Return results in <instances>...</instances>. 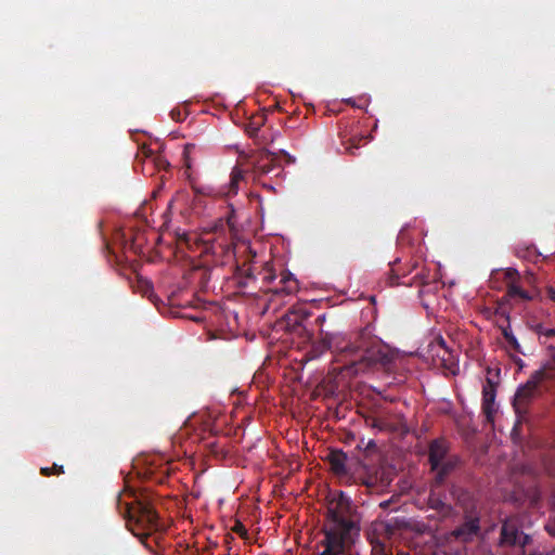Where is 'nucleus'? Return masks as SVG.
Instances as JSON below:
<instances>
[{
    "mask_svg": "<svg viewBox=\"0 0 555 555\" xmlns=\"http://www.w3.org/2000/svg\"><path fill=\"white\" fill-rule=\"evenodd\" d=\"M495 391L492 388H483L482 391V413L485 414L486 421L488 423H493L494 414L496 412L495 408Z\"/></svg>",
    "mask_w": 555,
    "mask_h": 555,
    "instance_id": "obj_14",
    "label": "nucleus"
},
{
    "mask_svg": "<svg viewBox=\"0 0 555 555\" xmlns=\"http://www.w3.org/2000/svg\"><path fill=\"white\" fill-rule=\"evenodd\" d=\"M502 315L504 317V321L506 322V325L500 324V330L502 332L503 337L505 338V340L507 343V348L515 352L524 353L517 338L514 336V334L511 330L508 313L506 311H502Z\"/></svg>",
    "mask_w": 555,
    "mask_h": 555,
    "instance_id": "obj_15",
    "label": "nucleus"
},
{
    "mask_svg": "<svg viewBox=\"0 0 555 555\" xmlns=\"http://www.w3.org/2000/svg\"><path fill=\"white\" fill-rule=\"evenodd\" d=\"M318 341L312 346L313 357L326 351L334 354L333 371L345 377H353L371 371L391 372L395 354L387 346L374 344L364 346L362 341H350L341 333L320 330Z\"/></svg>",
    "mask_w": 555,
    "mask_h": 555,
    "instance_id": "obj_1",
    "label": "nucleus"
},
{
    "mask_svg": "<svg viewBox=\"0 0 555 555\" xmlns=\"http://www.w3.org/2000/svg\"><path fill=\"white\" fill-rule=\"evenodd\" d=\"M502 311H505V309L502 307H498L494 311L495 317H498L496 325L499 328H500V324L506 325V322L504 321V317L502 315Z\"/></svg>",
    "mask_w": 555,
    "mask_h": 555,
    "instance_id": "obj_29",
    "label": "nucleus"
},
{
    "mask_svg": "<svg viewBox=\"0 0 555 555\" xmlns=\"http://www.w3.org/2000/svg\"><path fill=\"white\" fill-rule=\"evenodd\" d=\"M278 163L273 153L263 152L257 162L254 164V170L258 175H268L271 173L274 169H276Z\"/></svg>",
    "mask_w": 555,
    "mask_h": 555,
    "instance_id": "obj_13",
    "label": "nucleus"
},
{
    "mask_svg": "<svg viewBox=\"0 0 555 555\" xmlns=\"http://www.w3.org/2000/svg\"><path fill=\"white\" fill-rule=\"evenodd\" d=\"M457 504L463 512V521L450 532V537L460 543L473 542L481 533L478 504L468 492L461 493Z\"/></svg>",
    "mask_w": 555,
    "mask_h": 555,
    "instance_id": "obj_4",
    "label": "nucleus"
},
{
    "mask_svg": "<svg viewBox=\"0 0 555 555\" xmlns=\"http://www.w3.org/2000/svg\"><path fill=\"white\" fill-rule=\"evenodd\" d=\"M395 279L399 280V274H396V275L391 276V284L392 285L395 284V282H393Z\"/></svg>",
    "mask_w": 555,
    "mask_h": 555,
    "instance_id": "obj_37",
    "label": "nucleus"
},
{
    "mask_svg": "<svg viewBox=\"0 0 555 555\" xmlns=\"http://www.w3.org/2000/svg\"><path fill=\"white\" fill-rule=\"evenodd\" d=\"M142 152L144 153L145 156H149L151 154V150L146 149L144 145L142 147Z\"/></svg>",
    "mask_w": 555,
    "mask_h": 555,
    "instance_id": "obj_36",
    "label": "nucleus"
},
{
    "mask_svg": "<svg viewBox=\"0 0 555 555\" xmlns=\"http://www.w3.org/2000/svg\"><path fill=\"white\" fill-rule=\"evenodd\" d=\"M555 379V362H547L541 369L534 371L526 384L518 387L513 408L518 416L527 413L529 404L539 391V386L545 380Z\"/></svg>",
    "mask_w": 555,
    "mask_h": 555,
    "instance_id": "obj_5",
    "label": "nucleus"
},
{
    "mask_svg": "<svg viewBox=\"0 0 555 555\" xmlns=\"http://www.w3.org/2000/svg\"><path fill=\"white\" fill-rule=\"evenodd\" d=\"M293 317H294V319H293L294 325H299L300 322L307 317V314L299 317L296 313H293Z\"/></svg>",
    "mask_w": 555,
    "mask_h": 555,
    "instance_id": "obj_33",
    "label": "nucleus"
},
{
    "mask_svg": "<svg viewBox=\"0 0 555 555\" xmlns=\"http://www.w3.org/2000/svg\"><path fill=\"white\" fill-rule=\"evenodd\" d=\"M364 139H365L364 137H361L359 139H356V138L351 139L350 140V145L347 146V150L352 154L353 153L352 150L353 149H359V142L364 140Z\"/></svg>",
    "mask_w": 555,
    "mask_h": 555,
    "instance_id": "obj_30",
    "label": "nucleus"
},
{
    "mask_svg": "<svg viewBox=\"0 0 555 555\" xmlns=\"http://www.w3.org/2000/svg\"><path fill=\"white\" fill-rule=\"evenodd\" d=\"M351 514L352 503L344 492L328 502L323 539L317 543L315 555H353L352 534L359 529Z\"/></svg>",
    "mask_w": 555,
    "mask_h": 555,
    "instance_id": "obj_2",
    "label": "nucleus"
},
{
    "mask_svg": "<svg viewBox=\"0 0 555 555\" xmlns=\"http://www.w3.org/2000/svg\"><path fill=\"white\" fill-rule=\"evenodd\" d=\"M449 444L446 439H435L429 444L428 461L431 469H437L447 457H449Z\"/></svg>",
    "mask_w": 555,
    "mask_h": 555,
    "instance_id": "obj_8",
    "label": "nucleus"
},
{
    "mask_svg": "<svg viewBox=\"0 0 555 555\" xmlns=\"http://www.w3.org/2000/svg\"><path fill=\"white\" fill-rule=\"evenodd\" d=\"M428 352L434 359L438 358L444 369L454 372V369L457 366L456 358L442 336L435 337L428 345Z\"/></svg>",
    "mask_w": 555,
    "mask_h": 555,
    "instance_id": "obj_7",
    "label": "nucleus"
},
{
    "mask_svg": "<svg viewBox=\"0 0 555 555\" xmlns=\"http://www.w3.org/2000/svg\"><path fill=\"white\" fill-rule=\"evenodd\" d=\"M364 485L367 487V488H371L373 486V483L369 480L364 481Z\"/></svg>",
    "mask_w": 555,
    "mask_h": 555,
    "instance_id": "obj_38",
    "label": "nucleus"
},
{
    "mask_svg": "<svg viewBox=\"0 0 555 555\" xmlns=\"http://www.w3.org/2000/svg\"><path fill=\"white\" fill-rule=\"evenodd\" d=\"M168 468L165 466L159 473H154L153 470H150L151 478L154 479L157 482H164L165 478L167 477Z\"/></svg>",
    "mask_w": 555,
    "mask_h": 555,
    "instance_id": "obj_24",
    "label": "nucleus"
},
{
    "mask_svg": "<svg viewBox=\"0 0 555 555\" xmlns=\"http://www.w3.org/2000/svg\"><path fill=\"white\" fill-rule=\"evenodd\" d=\"M398 261H399V259H396L395 262L392 263V266H395ZM391 271L395 273L396 269L393 267H391Z\"/></svg>",
    "mask_w": 555,
    "mask_h": 555,
    "instance_id": "obj_39",
    "label": "nucleus"
},
{
    "mask_svg": "<svg viewBox=\"0 0 555 555\" xmlns=\"http://www.w3.org/2000/svg\"><path fill=\"white\" fill-rule=\"evenodd\" d=\"M244 180V171L240 167L235 166L230 176V182L228 190L224 192L227 196L236 195L238 192V185Z\"/></svg>",
    "mask_w": 555,
    "mask_h": 555,
    "instance_id": "obj_16",
    "label": "nucleus"
},
{
    "mask_svg": "<svg viewBox=\"0 0 555 555\" xmlns=\"http://www.w3.org/2000/svg\"><path fill=\"white\" fill-rule=\"evenodd\" d=\"M544 529L550 535L555 537V502L553 503L550 518L545 524Z\"/></svg>",
    "mask_w": 555,
    "mask_h": 555,
    "instance_id": "obj_21",
    "label": "nucleus"
},
{
    "mask_svg": "<svg viewBox=\"0 0 555 555\" xmlns=\"http://www.w3.org/2000/svg\"><path fill=\"white\" fill-rule=\"evenodd\" d=\"M347 454L341 450H332L327 455V462L330 464L331 470L337 477H347L349 474L347 467Z\"/></svg>",
    "mask_w": 555,
    "mask_h": 555,
    "instance_id": "obj_9",
    "label": "nucleus"
},
{
    "mask_svg": "<svg viewBox=\"0 0 555 555\" xmlns=\"http://www.w3.org/2000/svg\"><path fill=\"white\" fill-rule=\"evenodd\" d=\"M262 122H263L262 120H261L260 122H257V124H256V122H251V124L247 127V129H246L247 133H248L250 137H255V135L257 134V132H258V130H259L260 126L262 125Z\"/></svg>",
    "mask_w": 555,
    "mask_h": 555,
    "instance_id": "obj_27",
    "label": "nucleus"
},
{
    "mask_svg": "<svg viewBox=\"0 0 555 555\" xmlns=\"http://www.w3.org/2000/svg\"><path fill=\"white\" fill-rule=\"evenodd\" d=\"M170 116L175 121H182L185 118V113H183L180 108H173L170 112Z\"/></svg>",
    "mask_w": 555,
    "mask_h": 555,
    "instance_id": "obj_26",
    "label": "nucleus"
},
{
    "mask_svg": "<svg viewBox=\"0 0 555 555\" xmlns=\"http://www.w3.org/2000/svg\"><path fill=\"white\" fill-rule=\"evenodd\" d=\"M535 332L540 337L551 338L555 336V330L554 328H546L543 325L539 324L535 327Z\"/></svg>",
    "mask_w": 555,
    "mask_h": 555,
    "instance_id": "obj_22",
    "label": "nucleus"
},
{
    "mask_svg": "<svg viewBox=\"0 0 555 555\" xmlns=\"http://www.w3.org/2000/svg\"><path fill=\"white\" fill-rule=\"evenodd\" d=\"M232 531H233V532H235V533H237V534H238L241 538H243V539H247V537H248V531H247V529H246V528H245V526H244L241 521H238V520H236V521H235L234 526L232 527Z\"/></svg>",
    "mask_w": 555,
    "mask_h": 555,
    "instance_id": "obj_23",
    "label": "nucleus"
},
{
    "mask_svg": "<svg viewBox=\"0 0 555 555\" xmlns=\"http://www.w3.org/2000/svg\"><path fill=\"white\" fill-rule=\"evenodd\" d=\"M393 502L395 501H393V496H392L389 500L382 501L379 503V507L383 508V509H387V508H389L392 505Z\"/></svg>",
    "mask_w": 555,
    "mask_h": 555,
    "instance_id": "obj_32",
    "label": "nucleus"
},
{
    "mask_svg": "<svg viewBox=\"0 0 555 555\" xmlns=\"http://www.w3.org/2000/svg\"><path fill=\"white\" fill-rule=\"evenodd\" d=\"M298 281L289 272H283L279 285L275 286L271 292L274 295H293L298 291Z\"/></svg>",
    "mask_w": 555,
    "mask_h": 555,
    "instance_id": "obj_12",
    "label": "nucleus"
},
{
    "mask_svg": "<svg viewBox=\"0 0 555 555\" xmlns=\"http://www.w3.org/2000/svg\"><path fill=\"white\" fill-rule=\"evenodd\" d=\"M183 240L186 242L188 241V235L186 234H183Z\"/></svg>",
    "mask_w": 555,
    "mask_h": 555,
    "instance_id": "obj_40",
    "label": "nucleus"
},
{
    "mask_svg": "<svg viewBox=\"0 0 555 555\" xmlns=\"http://www.w3.org/2000/svg\"><path fill=\"white\" fill-rule=\"evenodd\" d=\"M459 464L460 457L457 455H450L444 461H441L439 467L437 469H433L436 472L434 483L436 486L443 485L448 476L455 470Z\"/></svg>",
    "mask_w": 555,
    "mask_h": 555,
    "instance_id": "obj_10",
    "label": "nucleus"
},
{
    "mask_svg": "<svg viewBox=\"0 0 555 555\" xmlns=\"http://www.w3.org/2000/svg\"><path fill=\"white\" fill-rule=\"evenodd\" d=\"M507 294L511 297H519V298L525 299V300H529L530 299V296H529L528 292H526L525 289H522L520 286H518L516 284H511L508 286Z\"/></svg>",
    "mask_w": 555,
    "mask_h": 555,
    "instance_id": "obj_19",
    "label": "nucleus"
},
{
    "mask_svg": "<svg viewBox=\"0 0 555 555\" xmlns=\"http://www.w3.org/2000/svg\"><path fill=\"white\" fill-rule=\"evenodd\" d=\"M371 543L374 545V548H376L377 546L383 547L384 545V541H382L379 538H377L376 540L372 539Z\"/></svg>",
    "mask_w": 555,
    "mask_h": 555,
    "instance_id": "obj_34",
    "label": "nucleus"
},
{
    "mask_svg": "<svg viewBox=\"0 0 555 555\" xmlns=\"http://www.w3.org/2000/svg\"><path fill=\"white\" fill-rule=\"evenodd\" d=\"M325 321H326V314H325V313H323V314H320V315L315 319V324H317L318 326H320V330H323L322 327H323V325H324Z\"/></svg>",
    "mask_w": 555,
    "mask_h": 555,
    "instance_id": "obj_31",
    "label": "nucleus"
},
{
    "mask_svg": "<svg viewBox=\"0 0 555 555\" xmlns=\"http://www.w3.org/2000/svg\"><path fill=\"white\" fill-rule=\"evenodd\" d=\"M364 422L367 427L377 429L379 431L386 430L388 428V423L375 415H367Z\"/></svg>",
    "mask_w": 555,
    "mask_h": 555,
    "instance_id": "obj_18",
    "label": "nucleus"
},
{
    "mask_svg": "<svg viewBox=\"0 0 555 555\" xmlns=\"http://www.w3.org/2000/svg\"><path fill=\"white\" fill-rule=\"evenodd\" d=\"M373 532L383 535L384 540H390L395 533V528L387 521H380L374 524Z\"/></svg>",
    "mask_w": 555,
    "mask_h": 555,
    "instance_id": "obj_17",
    "label": "nucleus"
},
{
    "mask_svg": "<svg viewBox=\"0 0 555 555\" xmlns=\"http://www.w3.org/2000/svg\"><path fill=\"white\" fill-rule=\"evenodd\" d=\"M437 487L433 483L430 493L428 495V506L434 509L436 513L438 512L441 517H448L452 513V506L447 503L442 496L437 492Z\"/></svg>",
    "mask_w": 555,
    "mask_h": 555,
    "instance_id": "obj_11",
    "label": "nucleus"
},
{
    "mask_svg": "<svg viewBox=\"0 0 555 555\" xmlns=\"http://www.w3.org/2000/svg\"><path fill=\"white\" fill-rule=\"evenodd\" d=\"M229 229V223L228 222H223V221H220L219 224H216L212 229V232L215 234H221V233H224L227 230Z\"/></svg>",
    "mask_w": 555,
    "mask_h": 555,
    "instance_id": "obj_28",
    "label": "nucleus"
},
{
    "mask_svg": "<svg viewBox=\"0 0 555 555\" xmlns=\"http://www.w3.org/2000/svg\"><path fill=\"white\" fill-rule=\"evenodd\" d=\"M412 269H415L416 268V262L412 264L411 267Z\"/></svg>",
    "mask_w": 555,
    "mask_h": 555,
    "instance_id": "obj_41",
    "label": "nucleus"
},
{
    "mask_svg": "<svg viewBox=\"0 0 555 555\" xmlns=\"http://www.w3.org/2000/svg\"><path fill=\"white\" fill-rule=\"evenodd\" d=\"M195 146L192 145V144H186L185 147H184V151H183V158H184V166L186 167V169H190L192 164H191V158H190V153L191 151L194 149Z\"/></svg>",
    "mask_w": 555,
    "mask_h": 555,
    "instance_id": "obj_25",
    "label": "nucleus"
},
{
    "mask_svg": "<svg viewBox=\"0 0 555 555\" xmlns=\"http://www.w3.org/2000/svg\"><path fill=\"white\" fill-rule=\"evenodd\" d=\"M41 475L49 477L51 475L64 474V467L62 465L53 464L51 467H41Z\"/></svg>",
    "mask_w": 555,
    "mask_h": 555,
    "instance_id": "obj_20",
    "label": "nucleus"
},
{
    "mask_svg": "<svg viewBox=\"0 0 555 555\" xmlns=\"http://www.w3.org/2000/svg\"><path fill=\"white\" fill-rule=\"evenodd\" d=\"M116 505L129 530L141 540L158 529V514L149 495L125 491L118 495Z\"/></svg>",
    "mask_w": 555,
    "mask_h": 555,
    "instance_id": "obj_3",
    "label": "nucleus"
},
{
    "mask_svg": "<svg viewBox=\"0 0 555 555\" xmlns=\"http://www.w3.org/2000/svg\"><path fill=\"white\" fill-rule=\"evenodd\" d=\"M531 542V538L522 531L518 517H507L503 520L500 532V546H519L524 548Z\"/></svg>",
    "mask_w": 555,
    "mask_h": 555,
    "instance_id": "obj_6",
    "label": "nucleus"
},
{
    "mask_svg": "<svg viewBox=\"0 0 555 555\" xmlns=\"http://www.w3.org/2000/svg\"><path fill=\"white\" fill-rule=\"evenodd\" d=\"M414 279H418V280L421 281V282H420V284H421V285H425V284H427V282H426V281H424V276H423V275H421V274H417Z\"/></svg>",
    "mask_w": 555,
    "mask_h": 555,
    "instance_id": "obj_35",
    "label": "nucleus"
}]
</instances>
